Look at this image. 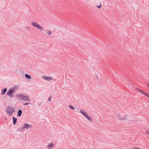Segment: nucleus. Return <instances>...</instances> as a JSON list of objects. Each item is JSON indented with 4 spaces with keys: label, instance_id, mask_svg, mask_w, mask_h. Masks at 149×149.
Masks as SVG:
<instances>
[{
    "label": "nucleus",
    "instance_id": "15",
    "mask_svg": "<svg viewBox=\"0 0 149 149\" xmlns=\"http://www.w3.org/2000/svg\"><path fill=\"white\" fill-rule=\"evenodd\" d=\"M22 113V111L21 110H19L18 112V113H17L18 116H20Z\"/></svg>",
    "mask_w": 149,
    "mask_h": 149
},
{
    "label": "nucleus",
    "instance_id": "20",
    "mask_svg": "<svg viewBox=\"0 0 149 149\" xmlns=\"http://www.w3.org/2000/svg\"><path fill=\"white\" fill-rule=\"evenodd\" d=\"M29 104V103H26L24 104V105H28Z\"/></svg>",
    "mask_w": 149,
    "mask_h": 149
},
{
    "label": "nucleus",
    "instance_id": "12",
    "mask_svg": "<svg viewBox=\"0 0 149 149\" xmlns=\"http://www.w3.org/2000/svg\"><path fill=\"white\" fill-rule=\"evenodd\" d=\"M13 124L14 125H15L17 122V119L15 118L14 117H13Z\"/></svg>",
    "mask_w": 149,
    "mask_h": 149
},
{
    "label": "nucleus",
    "instance_id": "16",
    "mask_svg": "<svg viewBox=\"0 0 149 149\" xmlns=\"http://www.w3.org/2000/svg\"><path fill=\"white\" fill-rule=\"evenodd\" d=\"M25 76L26 78L29 79H30L31 78L30 76L27 74H25Z\"/></svg>",
    "mask_w": 149,
    "mask_h": 149
},
{
    "label": "nucleus",
    "instance_id": "14",
    "mask_svg": "<svg viewBox=\"0 0 149 149\" xmlns=\"http://www.w3.org/2000/svg\"><path fill=\"white\" fill-rule=\"evenodd\" d=\"M46 32L48 35H50L52 33V32L49 30H47Z\"/></svg>",
    "mask_w": 149,
    "mask_h": 149
},
{
    "label": "nucleus",
    "instance_id": "17",
    "mask_svg": "<svg viewBox=\"0 0 149 149\" xmlns=\"http://www.w3.org/2000/svg\"><path fill=\"white\" fill-rule=\"evenodd\" d=\"M133 149H141V148H140L139 147H134L133 148Z\"/></svg>",
    "mask_w": 149,
    "mask_h": 149
},
{
    "label": "nucleus",
    "instance_id": "22",
    "mask_svg": "<svg viewBox=\"0 0 149 149\" xmlns=\"http://www.w3.org/2000/svg\"><path fill=\"white\" fill-rule=\"evenodd\" d=\"M147 86L148 87V89H149V85H148Z\"/></svg>",
    "mask_w": 149,
    "mask_h": 149
},
{
    "label": "nucleus",
    "instance_id": "18",
    "mask_svg": "<svg viewBox=\"0 0 149 149\" xmlns=\"http://www.w3.org/2000/svg\"><path fill=\"white\" fill-rule=\"evenodd\" d=\"M68 107L74 110V108L71 105H69Z\"/></svg>",
    "mask_w": 149,
    "mask_h": 149
},
{
    "label": "nucleus",
    "instance_id": "2",
    "mask_svg": "<svg viewBox=\"0 0 149 149\" xmlns=\"http://www.w3.org/2000/svg\"><path fill=\"white\" fill-rule=\"evenodd\" d=\"M15 109L10 106H9L7 108L6 112L9 116H11L13 113L15 112Z\"/></svg>",
    "mask_w": 149,
    "mask_h": 149
},
{
    "label": "nucleus",
    "instance_id": "9",
    "mask_svg": "<svg viewBox=\"0 0 149 149\" xmlns=\"http://www.w3.org/2000/svg\"><path fill=\"white\" fill-rule=\"evenodd\" d=\"M136 90L138 92H139L142 93L143 95H144L145 96L149 98V94L147 93L144 92V91L141 90V89L139 88H136Z\"/></svg>",
    "mask_w": 149,
    "mask_h": 149
},
{
    "label": "nucleus",
    "instance_id": "11",
    "mask_svg": "<svg viewBox=\"0 0 149 149\" xmlns=\"http://www.w3.org/2000/svg\"><path fill=\"white\" fill-rule=\"evenodd\" d=\"M7 89L6 88H5L3 90L1 91V94L2 95H3L7 91Z\"/></svg>",
    "mask_w": 149,
    "mask_h": 149
},
{
    "label": "nucleus",
    "instance_id": "1",
    "mask_svg": "<svg viewBox=\"0 0 149 149\" xmlns=\"http://www.w3.org/2000/svg\"><path fill=\"white\" fill-rule=\"evenodd\" d=\"M80 112L88 120L91 122L92 121V118L88 114L86 111L83 110H80Z\"/></svg>",
    "mask_w": 149,
    "mask_h": 149
},
{
    "label": "nucleus",
    "instance_id": "4",
    "mask_svg": "<svg viewBox=\"0 0 149 149\" xmlns=\"http://www.w3.org/2000/svg\"><path fill=\"white\" fill-rule=\"evenodd\" d=\"M16 97L19 100H22L26 101H29V97L27 96L22 94H19L16 95Z\"/></svg>",
    "mask_w": 149,
    "mask_h": 149
},
{
    "label": "nucleus",
    "instance_id": "8",
    "mask_svg": "<svg viewBox=\"0 0 149 149\" xmlns=\"http://www.w3.org/2000/svg\"><path fill=\"white\" fill-rule=\"evenodd\" d=\"M42 79L47 81H52L54 80L53 78L51 76H47L43 75L42 77Z\"/></svg>",
    "mask_w": 149,
    "mask_h": 149
},
{
    "label": "nucleus",
    "instance_id": "6",
    "mask_svg": "<svg viewBox=\"0 0 149 149\" xmlns=\"http://www.w3.org/2000/svg\"><path fill=\"white\" fill-rule=\"evenodd\" d=\"M32 127V125L30 124H27L26 123H24L23 125L19 128L20 130H23L25 129H30Z\"/></svg>",
    "mask_w": 149,
    "mask_h": 149
},
{
    "label": "nucleus",
    "instance_id": "3",
    "mask_svg": "<svg viewBox=\"0 0 149 149\" xmlns=\"http://www.w3.org/2000/svg\"><path fill=\"white\" fill-rule=\"evenodd\" d=\"M31 24L34 27L36 28L37 29L40 31H43L44 30L43 28L38 23L33 22H31Z\"/></svg>",
    "mask_w": 149,
    "mask_h": 149
},
{
    "label": "nucleus",
    "instance_id": "19",
    "mask_svg": "<svg viewBox=\"0 0 149 149\" xmlns=\"http://www.w3.org/2000/svg\"><path fill=\"white\" fill-rule=\"evenodd\" d=\"M146 133L147 134L149 135V131L147 130L146 131Z\"/></svg>",
    "mask_w": 149,
    "mask_h": 149
},
{
    "label": "nucleus",
    "instance_id": "7",
    "mask_svg": "<svg viewBox=\"0 0 149 149\" xmlns=\"http://www.w3.org/2000/svg\"><path fill=\"white\" fill-rule=\"evenodd\" d=\"M116 117L118 120H126L127 118L121 114H118L117 115Z\"/></svg>",
    "mask_w": 149,
    "mask_h": 149
},
{
    "label": "nucleus",
    "instance_id": "21",
    "mask_svg": "<svg viewBox=\"0 0 149 149\" xmlns=\"http://www.w3.org/2000/svg\"><path fill=\"white\" fill-rule=\"evenodd\" d=\"M51 100V98H49V99H48V100H49V101H50Z\"/></svg>",
    "mask_w": 149,
    "mask_h": 149
},
{
    "label": "nucleus",
    "instance_id": "13",
    "mask_svg": "<svg viewBox=\"0 0 149 149\" xmlns=\"http://www.w3.org/2000/svg\"><path fill=\"white\" fill-rule=\"evenodd\" d=\"M102 6V5L101 3H99L97 5L96 7L100 9L101 7Z\"/></svg>",
    "mask_w": 149,
    "mask_h": 149
},
{
    "label": "nucleus",
    "instance_id": "5",
    "mask_svg": "<svg viewBox=\"0 0 149 149\" xmlns=\"http://www.w3.org/2000/svg\"><path fill=\"white\" fill-rule=\"evenodd\" d=\"M16 88V87H14L9 89L7 93V95L10 97H13V92L15 91Z\"/></svg>",
    "mask_w": 149,
    "mask_h": 149
},
{
    "label": "nucleus",
    "instance_id": "10",
    "mask_svg": "<svg viewBox=\"0 0 149 149\" xmlns=\"http://www.w3.org/2000/svg\"><path fill=\"white\" fill-rule=\"evenodd\" d=\"M54 146V144L53 143H51L49 144L47 146V149H52L53 148Z\"/></svg>",
    "mask_w": 149,
    "mask_h": 149
}]
</instances>
